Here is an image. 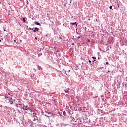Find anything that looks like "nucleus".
I'll return each instance as SVG.
<instances>
[{
    "label": "nucleus",
    "instance_id": "1",
    "mask_svg": "<svg viewBox=\"0 0 127 127\" xmlns=\"http://www.w3.org/2000/svg\"><path fill=\"white\" fill-rule=\"evenodd\" d=\"M23 110H25L26 111H28V112H25V114H30V113H32V110L27 108V107H23Z\"/></svg>",
    "mask_w": 127,
    "mask_h": 127
},
{
    "label": "nucleus",
    "instance_id": "2",
    "mask_svg": "<svg viewBox=\"0 0 127 127\" xmlns=\"http://www.w3.org/2000/svg\"><path fill=\"white\" fill-rule=\"evenodd\" d=\"M64 92L67 93L66 94V96H68V95H69V89H64Z\"/></svg>",
    "mask_w": 127,
    "mask_h": 127
},
{
    "label": "nucleus",
    "instance_id": "3",
    "mask_svg": "<svg viewBox=\"0 0 127 127\" xmlns=\"http://www.w3.org/2000/svg\"><path fill=\"white\" fill-rule=\"evenodd\" d=\"M38 70H39V71H42V67H41V66L38 65Z\"/></svg>",
    "mask_w": 127,
    "mask_h": 127
},
{
    "label": "nucleus",
    "instance_id": "4",
    "mask_svg": "<svg viewBox=\"0 0 127 127\" xmlns=\"http://www.w3.org/2000/svg\"><path fill=\"white\" fill-rule=\"evenodd\" d=\"M35 24H36V25H39L40 26L41 25H40V23H39L37 22H35Z\"/></svg>",
    "mask_w": 127,
    "mask_h": 127
},
{
    "label": "nucleus",
    "instance_id": "5",
    "mask_svg": "<svg viewBox=\"0 0 127 127\" xmlns=\"http://www.w3.org/2000/svg\"><path fill=\"white\" fill-rule=\"evenodd\" d=\"M34 121H38V119H37V116L34 117Z\"/></svg>",
    "mask_w": 127,
    "mask_h": 127
},
{
    "label": "nucleus",
    "instance_id": "6",
    "mask_svg": "<svg viewBox=\"0 0 127 127\" xmlns=\"http://www.w3.org/2000/svg\"><path fill=\"white\" fill-rule=\"evenodd\" d=\"M70 24H72V25H75V24H77V22H75V23H70Z\"/></svg>",
    "mask_w": 127,
    "mask_h": 127
},
{
    "label": "nucleus",
    "instance_id": "7",
    "mask_svg": "<svg viewBox=\"0 0 127 127\" xmlns=\"http://www.w3.org/2000/svg\"><path fill=\"white\" fill-rule=\"evenodd\" d=\"M35 29L36 31H38V30H39V28H37V27H36L35 28Z\"/></svg>",
    "mask_w": 127,
    "mask_h": 127
},
{
    "label": "nucleus",
    "instance_id": "8",
    "mask_svg": "<svg viewBox=\"0 0 127 127\" xmlns=\"http://www.w3.org/2000/svg\"><path fill=\"white\" fill-rule=\"evenodd\" d=\"M63 115H64V116H66V111H64L63 112Z\"/></svg>",
    "mask_w": 127,
    "mask_h": 127
},
{
    "label": "nucleus",
    "instance_id": "9",
    "mask_svg": "<svg viewBox=\"0 0 127 127\" xmlns=\"http://www.w3.org/2000/svg\"><path fill=\"white\" fill-rule=\"evenodd\" d=\"M23 21L24 22H25V21H26V20H25V18H23Z\"/></svg>",
    "mask_w": 127,
    "mask_h": 127
},
{
    "label": "nucleus",
    "instance_id": "10",
    "mask_svg": "<svg viewBox=\"0 0 127 127\" xmlns=\"http://www.w3.org/2000/svg\"><path fill=\"white\" fill-rule=\"evenodd\" d=\"M92 58H93L94 60V61H96V58L95 57H92Z\"/></svg>",
    "mask_w": 127,
    "mask_h": 127
},
{
    "label": "nucleus",
    "instance_id": "11",
    "mask_svg": "<svg viewBox=\"0 0 127 127\" xmlns=\"http://www.w3.org/2000/svg\"><path fill=\"white\" fill-rule=\"evenodd\" d=\"M29 29H30V30H33V28H29Z\"/></svg>",
    "mask_w": 127,
    "mask_h": 127
},
{
    "label": "nucleus",
    "instance_id": "12",
    "mask_svg": "<svg viewBox=\"0 0 127 127\" xmlns=\"http://www.w3.org/2000/svg\"><path fill=\"white\" fill-rule=\"evenodd\" d=\"M109 8H110V9H112L113 8V7H112V6H110Z\"/></svg>",
    "mask_w": 127,
    "mask_h": 127
},
{
    "label": "nucleus",
    "instance_id": "13",
    "mask_svg": "<svg viewBox=\"0 0 127 127\" xmlns=\"http://www.w3.org/2000/svg\"><path fill=\"white\" fill-rule=\"evenodd\" d=\"M77 38H78V39L81 38V36H78V37H77Z\"/></svg>",
    "mask_w": 127,
    "mask_h": 127
},
{
    "label": "nucleus",
    "instance_id": "14",
    "mask_svg": "<svg viewBox=\"0 0 127 127\" xmlns=\"http://www.w3.org/2000/svg\"><path fill=\"white\" fill-rule=\"evenodd\" d=\"M33 32H36V31L35 29V30H33Z\"/></svg>",
    "mask_w": 127,
    "mask_h": 127
},
{
    "label": "nucleus",
    "instance_id": "15",
    "mask_svg": "<svg viewBox=\"0 0 127 127\" xmlns=\"http://www.w3.org/2000/svg\"><path fill=\"white\" fill-rule=\"evenodd\" d=\"M108 64H109V62H106V65H108Z\"/></svg>",
    "mask_w": 127,
    "mask_h": 127
},
{
    "label": "nucleus",
    "instance_id": "16",
    "mask_svg": "<svg viewBox=\"0 0 127 127\" xmlns=\"http://www.w3.org/2000/svg\"><path fill=\"white\" fill-rule=\"evenodd\" d=\"M91 62H92V61H91V60H89V63H91Z\"/></svg>",
    "mask_w": 127,
    "mask_h": 127
},
{
    "label": "nucleus",
    "instance_id": "17",
    "mask_svg": "<svg viewBox=\"0 0 127 127\" xmlns=\"http://www.w3.org/2000/svg\"><path fill=\"white\" fill-rule=\"evenodd\" d=\"M70 3H72V0H70Z\"/></svg>",
    "mask_w": 127,
    "mask_h": 127
},
{
    "label": "nucleus",
    "instance_id": "18",
    "mask_svg": "<svg viewBox=\"0 0 127 127\" xmlns=\"http://www.w3.org/2000/svg\"><path fill=\"white\" fill-rule=\"evenodd\" d=\"M72 45H75L74 43H72Z\"/></svg>",
    "mask_w": 127,
    "mask_h": 127
},
{
    "label": "nucleus",
    "instance_id": "19",
    "mask_svg": "<svg viewBox=\"0 0 127 127\" xmlns=\"http://www.w3.org/2000/svg\"><path fill=\"white\" fill-rule=\"evenodd\" d=\"M88 20H91V19H88Z\"/></svg>",
    "mask_w": 127,
    "mask_h": 127
},
{
    "label": "nucleus",
    "instance_id": "20",
    "mask_svg": "<svg viewBox=\"0 0 127 127\" xmlns=\"http://www.w3.org/2000/svg\"><path fill=\"white\" fill-rule=\"evenodd\" d=\"M68 72H71V70H68Z\"/></svg>",
    "mask_w": 127,
    "mask_h": 127
},
{
    "label": "nucleus",
    "instance_id": "21",
    "mask_svg": "<svg viewBox=\"0 0 127 127\" xmlns=\"http://www.w3.org/2000/svg\"><path fill=\"white\" fill-rule=\"evenodd\" d=\"M35 39H37V37H35Z\"/></svg>",
    "mask_w": 127,
    "mask_h": 127
},
{
    "label": "nucleus",
    "instance_id": "22",
    "mask_svg": "<svg viewBox=\"0 0 127 127\" xmlns=\"http://www.w3.org/2000/svg\"><path fill=\"white\" fill-rule=\"evenodd\" d=\"M0 42H1V41L0 40Z\"/></svg>",
    "mask_w": 127,
    "mask_h": 127
},
{
    "label": "nucleus",
    "instance_id": "23",
    "mask_svg": "<svg viewBox=\"0 0 127 127\" xmlns=\"http://www.w3.org/2000/svg\"><path fill=\"white\" fill-rule=\"evenodd\" d=\"M35 115V116H36V113Z\"/></svg>",
    "mask_w": 127,
    "mask_h": 127
},
{
    "label": "nucleus",
    "instance_id": "24",
    "mask_svg": "<svg viewBox=\"0 0 127 127\" xmlns=\"http://www.w3.org/2000/svg\"><path fill=\"white\" fill-rule=\"evenodd\" d=\"M92 62H93V63H94V61H93Z\"/></svg>",
    "mask_w": 127,
    "mask_h": 127
}]
</instances>
